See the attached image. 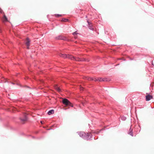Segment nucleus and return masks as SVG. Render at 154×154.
Wrapping results in <instances>:
<instances>
[{"instance_id":"obj_15","label":"nucleus","mask_w":154,"mask_h":154,"mask_svg":"<svg viewBox=\"0 0 154 154\" xmlns=\"http://www.w3.org/2000/svg\"><path fill=\"white\" fill-rule=\"evenodd\" d=\"M56 88L57 90V91H58L59 92H60V88H59L58 87H56Z\"/></svg>"},{"instance_id":"obj_4","label":"nucleus","mask_w":154,"mask_h":154,"mask_svg":"<svg viewBox=\"0 0 154 154\" xmlns=\"http://www.w3.org/2000/svg\"><path fill=\"white\" fill-rule=\"evenodd\" d=\"M20 119L21 123L23 124L27 120V114L25 113H23L20 117Z\"/></svg>"},{"instance_id":"obj_14","label":"nucleus","mask_w":154,"mask_h":154,"mask_svg":"<svg viewBox=\"0 0 154 154\" xmlns=\"http://www.w3.org/2000/svg\"><path fill=\"white\" fill-rule=\"evenodd\" d=\"M126 118L125 117L122 116L121 117V119L123 120H125L126 119Z\"/></svg>"},{"instance_id":"obj_22","label":"nucleus","mask_w":154,"mask_h":154,"mask_svg":"<svg viewBox=\"0 0 154 154\" xmlns=\"http://www.w3.org/2000/svg\"><path fill=\"white\" fill-rule=\"evenodd\" d=\"M41 123L42 124V121H41Z\"/></svg>"},{"instance_id":"obj_19","label":"nucleus","mask_w":154,"mask_h":154,"mask_svg":"<svg viewBox=\"0 0 154 154\" xmlns=\"http://www.w3.org/2000/svg\"><path fill=\"white\" fill-rule=\"evenodd\" d=\"M25 87H26L27 88H30L29 86H26Z\"/></svg>"},{"instance_id":"obj_10","label":"nucleus","mask_w":154,"mask_h":154,"mask_svg":"<svg viewBox=\"0 0 154 154\" xmlns=\"http://www.w3.org/2000/svg\"><path fill=\"white\" fill-rule=\"evenodd\" d=\"M54 113V110L53 109H51L49 110L48 112V115H51L53 114Z\"/></svg>"},{"instance_id":"obj_7","label":"nucleus","mask_w":154,"mask_h":154,"mask_svg":"<svg viewBox=\"0 0 154 154\" xmlns=\"http://www.w3.org/2000/svg\"><path fill=\"white\" fill-rule=\"evenodd\" d=\"M30 40L28 38H27L25 41V44L27 46V48L28 49L29 48V46L30 45Z\"/></svg>"},{"instance_id":"obj_2","label":"nucleus","mask_w":154,"mask_h":154,"mask_svg":"<svg viewBox=\"0 0 154 154\" xmlns=\"http://www.w3.org/2000/svg\"><path fill=\"white\" fill-rule=\"evenodd\" d=\"M79 136L83 138L84 139L88 140H90L91 137V134L90 133H87L86 134L83 132H78Z\"/></svg>"},{"instance_id":"obj_12","label":"nucleus","mask_w":154,"mask_h":154,"mask_svg":"<svg viewBox=\"0 0 154 154\" xmlns=\"http://www.w3.org/2000/svg\"><path fill=\"white\" fill-rule=\"evenodd\" d=\"M3 19L5 21H8L7 18L5 15H4L3 17Z\"/></svg>"},{"instance_id":"obj_11","label":"nucleus","mask_w":154,"mask_h":154,"mask_svg":"<svg viewBox=\"0 0 154 154\" xmlns=\"http://www.w3.org/2000/svg\"><path fill=\"white\" fill-rule=\"evenodd\" d=\"M128 134L132 136H133V133L132 132V130L131 128L129 129V132H128Z\"/></svg>"},{"instance_id":"obj_8","label":"nucleus","mask_w":154,"mask_h":154,"mask_svg":"<svg viewBox=\"0 0 154 154\" xmlns=\"http://www.w3.org/2000/svg\"><path fill=\"white\" fill-rule=\"evenodd\" d=\"M152 98V96L150 95H148L146 97V101H149Z\"/></svg>"},{"instance_id":"obj_21","label":"nucleus","mask_w":154,"mask_h":154,"mask_svg":"<svg viewBox=\"0 0 154 154\" xmlns=\"http://www.w3.org/2000/svg\"><path fill=\"white\" fill-rule=\"evenodd\" d=\"M0 32H1V29H0Z\"/></svg>"},{"instance_id":"obj_9","label":"nucleus","mask_w":154,"mask_h":154,"mask_svg":"<svg viewBox=\"0 0 154 154\" xmlns=\"http://www.w3.org/2000/svg\"><path fill=\"white\" fill-rule=\"evenodd\" d=\"M87 22L88 23V27L91 30H93L94 28L92 27V24L91 23L88 21Z\"/></svg>"},{"instance_id":"obj_20","label":"nucleus","mask_w":154,"mask_h":154,"mask_svg":"<svg viewBox=\"0 0 154 154\" xmlns=\"http://www.w3.org/2000/svg\"><path fill=\"white\" fill-rule=\"evenodd\" d=\"M12 83V84H13V85H14V83H12H12Z\"/></svg>"},{"instance_id":"obj_17","label":"nucleus","mask_w":154,"mask_h":154,"mask_svg":"<svg viewBox=\"0 0 154 154\" xmlns=\"http://www.w3.org/2000/svg\"><path fill=\"white\" fill-rule=\"evenodd\" d=\"M77 34V33H76V32H74L73 33V35H76Z\"/></svg>"},{"instance_id":"obj_13","label":"nucleus","mask_w":154,"mask_h":154,"mask_svg":"<svg viewBox=\"0 0 154 154\" xmlns=\"http://www.w3.org/2000/svg\"><path fill=\"white\" fill-rule=\"evenodd\" d=\"M56 17H61L62 16V15L61 14H56L55 15Z\"/></svg>"},{"instance_id":"obj_3","label":"nucleus","mask_w":154,"mask_h":154,"mask_svg":"<svg viewBox=\"0 0 154 154\" xmlns=\"http://www.w3.org/2000/svg\"><path fill=\"white\" fill-rule=\"evenodd\" d=\"M85 79L86 80H88L89 81H93L94 80L95 81H108L107 78H104L103 79L102 78H92L86 77H85Z\"/></svg>"},{"instance_id":"obj_6","label":"nucleus","mask_w":154,"mask_h":154,"mask_svg":"<svg viewBox=\"0 0 154 154\" xmlns=\"http://www.w3.org/2000/svg\"><path fill=\"white\" fill-rule=\"evenodd\" d=\"M55 38L57 40H66L67 38L64 36H63L61 35H59L58 36L55 37Z\"/></svg>"},{"instance_id":"obj_16","label":"nucleus","mask_w":154,"mask_h":154,"mask_svg":"<svg viewBox=\"0 0 154 154\" xmlns=\"http://www.w3.org/2000/svg\"><path fill=\"white\" fill-rule=\"evenodd\" d=\"M63 20L64 21V22H66L68 20L66 19H64V20Z\"/></svg>"},{"instance_id":"obj_1","label":"nucleus","mask_w":154,"mask_h":154,"mask_svg":"<svg viewBox=\"0 0 154 154\" xmlns=\"http://www.w3.org/2000/svg\"><path fill=\"white\" fill-rule=\"evenodd\" d=\"M59 56L64 58H67L73 60H75L77 61H86V60L85 59H82L79 57H75L69 54H60Z\"/></svg>"},{"instance_id":"obj_5","label":"nucleus","mask_w":154,"mask_h":154,"mask_svg":"<svg viewBox=\"0 0 154 154\" xmlns=\"http://www.w3.org/2000/svg\"><path fill=\"white\" fill-rule=\"evenodd\" d=\"M63 103L66 106L73 107L72 104L67 99L64 98L62 100Z\"/></svg>"},{"instance_id":"obj_18","label":"nucleus","mask_w":154,"mask_h":154,"mask_svg":"<svg viewBox=\"0 0 154 154\" xmlns=\"http://www.w3.org/2000/svg\"><path fill=\"white\" fill-rule=\"evenodd\" d=\"M3 12L2 10V9L0 8V13H2Z\"/></svg>"}]
</instances>
